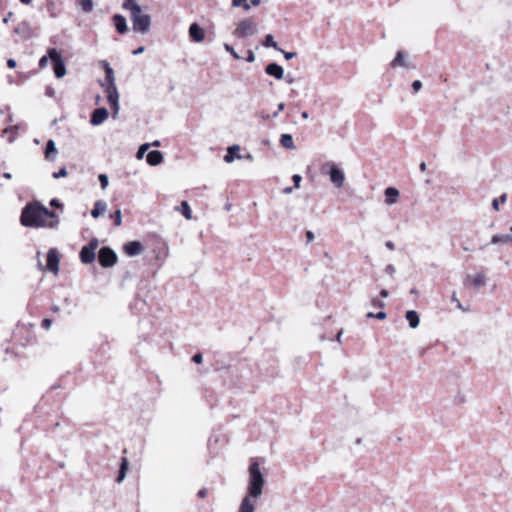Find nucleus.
<instances>
[{
  "instance_id": "obj_1",
  "label": "nucleus",
  "mask_w": 512,
  "mask_h": 512,
  "mask_svg": "<svg viewBox=\"0 0 512 512\" xmlns=\"http://www.w3.org/2000/svg\"><path fill=\"white\" fill-rule=\"evenodd\" d=\"M20 222L25 227L56 228L59 224L56 213L39 203L26 205L22 210Z\"/></svg>"
},
{
  "instance_id": "obj_2",
  "label": "nucleus",
  "mask_w": 512,
  "mask_h": 512,
  "mask_svg": "<svg viewBox=\"0 0 512 512\" xmlns=\"http://www.w3.org/2000/svg\"><path fill=\"white\" fill-rule=\"evenodd\" d=\"M248 473L247 495L257 500L263 493L265 479L261 472L260 464L256 459L251 460Z\"/></svg>"
},
{
  "instance_id": "obj_3",
  "label": "nucleus",
  "mask_w": 512,
  "mask_h": 512,
  "mask_svg": "<svg viewBox=\"0 0 512 512\" xmlns=\"http://www.w3.org/2000/svg\"><path fill=\"white\" fill-rule=\"evenodd\" d=\"M102 63L108 84L106 88L107 99L113 109L114 114H117L119 111V94L115 85L114 71L107 61H103Z\"/></svg>"
},
{
  "instance_id": "obj_4",
  "label": "nucleus",
  "mask_w": 512,
  "mask_h": 512,
  "mask_svg": "<svg viewBox=\"0 0 512 512\" xmlns=\"http://www.w3.org/2000/svg\"><path fill=\"white\" fill-rule=\"evenodd\" d=\"M132 29L136 33L146 34L150 30L151 17L142 13L141 7H134V12L130 14Z\"/></svg>"
},
{
  "instance_id": "obj_5",
  "label": "nucleus",
  "mask_w": 512,
  "mask_h": 512,
  "mask_svg": "<svg viewBox=\"0 0 512 512\" xmlns=\"http://www.w3.org/2000/svg\"><path fill=\"white\" fill-rule=\"evenodd\" d=\"M323 172L329 175L330 181L336 188L343 187L345 181V174L343 170L340 169L335 163L327 162L323 166Z\"/></svg>"
},
{
  "instance_id": "obj_6",
  "label": "nucleus",
  "mask_w": 512,
  "mask_h": 512,
  "mask_svg": "<svg viewBox=\"0 0 512 512\" xmlns=\"http://www.w3.org/2000/svg\"><path fill=\"white\" fill-rule=\"evenodd\" d=\"M256 32V23L251 18L240 21L234 30V35L238 38H246L254 35Z\"/></svg>"
},
{
  "instance_id": "obj_7",
  "label": "nucleus",
  "mask_w": 512,
  "mask_h": 512,
  "mask_svg": "<svg viewBox=\"0 0 512 512\" xmlns=\"http://www.w3.org/2000/svg\"><path fill=\"white\" fill-rule=\"evenodd\" d=\"M49 58L53 63L54 74L57 78H62L66 74L65 63L61 54L55 48L48 50Z\"/></svg>"
},
{
  "instance_id": "obj_8",
  "label": "nucleus",
  "mask_w": 512,
  "mask_h": 512,
  "mask_svg": "<svg viewBox=\"0 0 512 512\" xmlns=\"http://www.w3.org/2000/svg\"><path fill=\"white\" fill-rule=\"evenodd\" d=\"M117 254L110 247L104 246L99 250L98 261L102 267H112L117 262Z\"/></svg>"
},
{
  "instance_id": "obj_9",
  "label": "nucleus",
  "mask_w": 512,
  "mask_h": 512,
  "mask_svg": "<svg viewBox=\"0 0 512 512\" xmlns=\"http://www.w3.org/2000/svg\"><path fill=\"white\" fill-rule=\"evenodd\" d=\"M98 244V240L93 238L87 245L81 248L79 257L82 263L90 264L95 260V250Z\"/></svg>"
},
{
  "instance_id": "obj_10",
  "label": "nucleus",
  "mask_w": 512,
  "mask_h": 512,
  "mask_svg": "<svg viewBox=\"0 0 512 512\" xmlns=\"http://www.w3.org/2000/svg\"><path fill=\"white\" fill-rule=\"evenodd\" d=\"M487 284L485 270L477 272L475 275L468 274L463 279V285L466 287L481 288Z\"/></svg>"
},
{
  "instance_id": "obj_11",
  "label": "nucleus",
  "mask_w": 512,
  "mask_h": 512,
  "mask_svg": "<svg viewBox=\"0 0 512 512\" xmlns=\"http://www.w3.org/2000/svg\"><path fill=\"white\" fill-rule=\"evenodd\" d=\"M390 67L391 68L403 67V68H407V69H415L416 65L413 64L411 61H409L406 58V55L403 51H398L396 53L395 58L391 61Z\"/></svg>"
},
{
  "instance_id": "obj_12",
  "label": "nucleus",
  "mask_w": 512,
  "mask_h": 512,
  "mask_svg": "<svg viewBox=\"0 0 512 512\" xmlns=\"http://www.w3.org/2000/svg\"><path fill=\"white\" fill-rule=\"evenodd\" d=\"M59 255L56 249L52 248L47 253L46 268L50 272L57 274L59 271Z\"/></svg>"
},
{
  "instance_id": "obj_13",
  "label": "nucleus",
  "mask_w": 512,
  "mask_h": 512,
  "mask_svg": "<svg viewBox=\"0 0 512 512\" xmlns=\"http://www.w3.org/2000/svg\"><path fill=\"white\" fill-rule=\"evenodd\" d=\"M188 33L191 41L196 43L202 42L205 38V32L203 28H201L196 22L190 25Z\"/></svg>"
},
{
  "instance_id": "obj_14",
  "label": "nucleus",
  "mask_w": 512,
  "mask_h": 512,
  "mask_svg": "<svg viewBox=\"0 0 512 512\" xmlns=\"http://www.w3.org/2000/svg\"><path fill=\"white\" fill-rule=\"evenodd\" d=\"M108 110L104 107L95 109L90 118V123L93 126H98L102 124L108 118Z\"/></svg>"
},
{
  "instance_id": "obj_15",
  "label": "nucleus",
  "mask_w": 512,
  "mask_h": 512,
  "mask_svg": "<svg viewBox=\"0 0 512 512\" xmlns=\"http://www.w3.org/2000/svg\"><path fill=\"white\" fill-rule=\"evenodd\" d=\"M124 251L128 256H137L142 253L143 245L139 241H130L124 245Z\"/></svg>"
},
{
  "instance_id": "obj_16",
  "label": "nucleus",
  "mask_w": 512,
  "mask_h": 512,
  "mask_svg": "<svg viewBox=\"0 0 512 512\" xmlns=\"http://www.w3.org/2000/svg\"><path fill=\"white\" fill-rule=\"evenodd\" d=\"M265 72L278 80L284 77V69L275 62L269 63L265 68Z\"/></svg>"
},
{
  "instance_id": "obj_17",
  "label": "nucleus",
  "mask_w": 512,
  "mask_h": 512,
  "mask_svg": "<svg viewBox=\"0 0 512 512\" xmlns=\"http://www.w3.org/2000/svg\"><path fill=\"white\" fill-rule=\"evenodd\" d=\"M113 22L115 29L119 34H125L127 32L128 26L124 16H122L121 14H115L113 16Z\"/></svg>"
},
{
  "instance_id": "obj_18",
  "label": "nucleus",
  "mask_w": 512,
  "mask_h": 512,
  "mask_svg": "<svg viewBox=\"0 0 512 512\" xmlns=\"http://www.w3.org/2000/svg\"><path fill=\"white\" fill-rule=\"evenodd\" d=\"M255 502L253 497L246 495L239 506L237 512H254L255 511Z\"/></svg>"
},
{
  "instance_id": "obj_19",
  "label": "nucleus",
  "mask_w": 512,
  "mask_h": 512,
  "mask_svg": "<svg viewBox=\"0 0 512 512\" xmlns=\"http://www.w3.org/2000/svg\"><path fill=\"white\" fill-rule=\"evenodd\" d=\"M146 161L151 166H157L163 162V154L159 150L150 151L146 156Z\"/></svg>"
},
{
  "instance_id": "obj_20",
  "label": "nucleus",
  "mask_w": 512,
  "mask_h": 512,
  "mask_svg": "<svg viewBox=\"0 0 512 512\" xmlns=\"http://www.w3.org/2000/svg\"><path fill=\"white\" fill-rule=\"evenodd\" d=\"M385 203L388 205L395 204L399 198V191L395 187H388L384 191Z\"/></svg>"
},
{
  "instance_id": "obj_21",
  "label": "nucleus",
  "mask_w": 512,
  "mask_h": 512,
  "mask_svg": "<svg viewBox=\"0 0 512 512\" xmlns=\"http://www.w3.org/2000/svg\"><path fill=\"white\" fill-rule=\"evenodd\" d=\"M239 146L238 145H233V146H230L228 149H227V153L226 155L224 156V161L226 163H231L233 162L236 158H240V155H239Z\"/></svg>"
},
{
  "instance_id": "obj_22",
  "label": "nucleus",
  "mask_w": 512,
  "mask_h": 512,
  "mask_svg": "<svg viewBox=\"0 0 512 512\" xmlns=\"http://www.w3.org/2000/svg\"><path fill=\"white\" fill-rule=\"evenodd\" d=\"M107 209V203L103 200H98L94 204V208L91 211V216L93 218H98L101 214H103Z\"/></svg>"
},
{
  "instance_id": "obj_23",
  "label": "nucleus",
  "mask_w": 512,
  "mask_h": 512,
  "mask_svg": "<svg viewBox=\"0 0 512 512\" xmlns=\"http://www.w3.org/2000/svg\"><path fill=\"white\" fill-rule=\"evenodd\" d=\"M405 318L409 322V326L412 329H415L419 326L420 319H419L418 313L416 311H414V310L407 311L405 314Z\"/></svg>"
},
{
  "instance_id": "obj_24",
  "label": "nucleus",
  "mask_w": 512,
  "mask_h": 512,
  "mask_svg": "<svg viewBox=\"0 0 512 512\" xmlns=\"http://www.w3.org/2000/svg\"><path fill=\"white\" fill-rule=\"evenodd\" d=\"M56 153H57V149H56V144H55L54 140H52V139L48 140L46 143V146H45V151H44L45 158L47 160H54V156Z\"/></svg>"
},
{
  "instance_id": "obj_25",
  "label": "nucleus",
  "mask_w": 512,
  "mask_h": 512,
  "mask_svg": "<svg viewBox=\"0 0 512 512\" xmlns=\"http://www.w3.org/2000/svg\"><path fill=\"white\" fill-rule=\"evenodd\" d=\"M507 244L512 243V235L511 234H495L491 237V244Z\"/></svg>"
},
{
  "instance_id": "obj_26",
  "label": "nucleus",
  "mask_w": 512,
  "mask_h": 512,
  "mask_svg": "<svg viewBox=\"0 0 512 512\" xmlns=\"http://www.w3.org/2000/svg\"><path fill=\"white\" fill-rule=\"evenodd\" d=\"M280 144L286 149L293 150L296 148L291 134H282L280 138Z\"/></svg>"
},
{
  "instance_id": "obj_27",
  "label": "nucleus",
  "mask_w": 512,
  "mask_h": 512,
  "mask_svg": "<svg viewBox=\"0 0 512 512\" xmlns=\"http://www.w3.org/2000/svg\"><path fill=\"white\" fill-rule=\"evenodd\" d=\"M75 3L84 13H90L94 8L93 0H76Z\"/></svg>"
},
{
  "instance_id": "obj_28",
  "label": "nucleus",
  "mask_w": 512,
  "mask_h": 512,
  "mask_svg": "<svg viewBox=\"0 0 512 512\" xmlns=\"http://www.w3.org/2000/svg\"><path fill=\"white\" fill-rule=\"evenodd\" d=\"M128 465H129V463H128L127 458H122L119 473L116 478L117 483H121L124 480V478L126 476V472L128 470Z\"/></svg>"
},
{
  "instance_id": "obj_29",
  "label": "nucleus",
  "mask_w": 512,
  "mask_h": 512,
  "mask_svg": "<svg viewBox=\"0 0 512 512\" xmlns=\"http://www.w3.org/2000/svg\"><path fill=\"white\" fill-rule=\"evenodd\" d=\"M176 210H180L187 220L192 219V211L187 201H182L180 207H176Z\"/></svg>"
},
{
  "instance_id": "obj_30",
  "label": "nucleus",
  "mask_w": 512,
  "mask_h": 512,
  "mask_svg": "<svg viewBox=\"0 0 512 512\" xmlns=\"http://www.w3.org/2000/svg\"><path fill=\"white\" fill-rule=\"evenodd\" d=\"M262 45L266 48L272 47L277 51H282L278 44L274 41V37L272 34H267L262 42Z\"/></svg>"
},
{
  "instance_id": "obj_31",
  "label": "nucleus",
  "mask_w": 512,
  "mask_h": 512,
  "mask_svg": "<svg viewBox=\"0 0 512 512\" xmlns=\"http://www.w3.org/2000/svg\"><path fill=\"white\" fill-rule=\"evenodd\" d=\"M134 7H140L135 0H124L123 8L129 10L130 14L134 12Z\"/></svg>"
},
{
  "instance_id": "obj_32",
  "label": "nucleus",
  "mask_w": 512,
  "mask_h": 512,
  "mask_svg": "<svg viewBox=\"0 0 512 512\" xmlns=\"http://www.w3.org/2000/svg\"><path fill=\"white\" fill-rule=\"evenodd\" d=\"M233 7H243L246 11H249L251 6L247 0H232Z\"/></svg>"
},
{
  "instance_id": "obj_33",
  "label": "nucleus",
  "mask_w": 512,
  "mask_h": 512,
  "mask_svg": "<svg viewBox=\"0 0 512 512\" xmlns=\"http://www.w3.org/2000/svg\"><path fill=\"white\" fill-rule=\"evenodd\" d=\"M110 217L114 220L115 226H120L122 224V213L120 209H117Z\"/></svg>"
},
{
  "instance_id": "obj_34",
  "label": "nucleus",
  "mask_w": 512,
  "mask_h": 512,
  "mask_svg": "<svg viewBox=\"0 0 512 512\" xmlns=\"http://www.w3.org/2000/svg\"><path fill=\"white\" fill-rule=\"evenodd\" d=\"M507 200V195L506 194H502L499 198H495L493 201H492V207L495 209V210H499V204L500 202L502 203H505Z\"/></svg>"
},
{
  "instance_id": "obj_35",
  "label": "nucleus",
  "mask_w": 512,
  "mask_h": 512,
  "mask_svg": "<svg viewBox=\"0 0 512 512\" xmlns=\"http://www.w3.org/2000/svg\"><path fill=\"white\" fill-rule=\"evenodd\" d=\"M98 179H99V182H100V186L101 188L104 190L108 187L109 185V178L106 174H100L98 176Z\"/></svg>"
},
{
  "instance_id": "obj_36",
  "label": "nucleus",
  "mask_w": 512,
  "mask_h": 512,
  "mask_svg": "<svg viewBox=\"0 0 512 512\" xmlns=\"http://www.w3.org/2000/svg\"><path fill=\"white\" fill-rule=\"evenodd\" d=\"M149 146H150V144H149V143L142 144V145L139 147L138 151H137L136 157H137L138 159H142V158H143V156H144V154H145V152L148 150Z\"/></svg>"
},
{
  "instance_id": "obj_37",
  "label": "nucleus",
  "mask_w": 512,
  "mask_h": 512,
  "mask_svg": "<svg viewBox=\"0 0 512 512\" xmlns=\"http://www.w3.org/2000/svg\"><path fill=\"white\" fill-rule=\"evenodd\" d=\"M224 49H225V51L230 53L234 59H240V56L238 55V53L234 50V48L231 45L225 43Z\"/></svg>"
},
{
  "instance_id": "obj_38",
  "label": "nucleus",
  "mask_w": 512,
  "mask_h": 512,
  "mask_svg": "<svg viewBox=\"0 0 512 512\" xmlns=\"http://www.w3.org/2000/svg\"><path fill=\"white\" fill-rule=\"evenodd\" d=\"M451 301H452L453 303H455V304H456V307H457L459 310L466 311V310L464 309V307L462 306L461 302L459 301V299L457 298V295H456V293H455V292H453V294H452V296H451Z\"/></svg>"
},
{
  "instance_id": "obj_39",
  "label": "nucleus",
  "mask_w": 512,
  "mask_h": 512,
  "mask_svg": "<svg viewBox=\"0 0 512 512\" xmlns=\"http://www.w3.org/2000/svg\"><path fill=\"white\" fill-rule=\"evenodd\" d=\"M52 176L55 179L65 177V176H67V170H66V168L63 167V168L59 169V171L54 172Z\"/></svg>"
},
{
  "instance_id": "obj_40",
  "label": "nucleus",
  "mask_w": 512,
  "mask_h": 512,
  "mask_svg": "<svg viewBox=\"0 0 512 512\" xmlns=\"http://www.w3.org/2000/svg\"><path fill=\"white\" fill-rule=\"evenodd\" d=\"M292 180L294 182V187L295 188H299L300 187V182L302 181V177L299 174H294L292 176Z\"/></svg>"
},
{
  "instance_id": "obj_41",
  "label": "nucleus",
  "mask_w": 512,
  "mask_h": 512,
  "mask_svg": "<svg viewBox=\"0 0 512 512\" xmlns=\"http://www.w3.org/2000/svg\"><path fill=\"white\" fill-rule=\"evenodd\" d=\"M422 88V82L420 80H415L412 83V89L414 92H418Z\"/></svg>"
},
{
  "instance_id": "obj_42",
  "label": "nucleus",
  "mask_w": 512,
  "mask_h": 512,
  "mask_svg": "<svg viewBox=\"0 0 512 512\" xmlns=\"http://www.w3.org/2000/svg\"><path fill=\"white\" fill-rule=\"evenodd\" d=\"M48 59H50L49 54L42 56L39 60V66L44 68L47 65Z\"/></svg>"
},
{
  "instance_id": "obj_43",
  "label": "nucleus",
  "mask_w": 512,
  "mask_h": 512,
  "mask_svg": "<svg viewBox=\"0 0 512 512\" xmlns=\"http://www.w3.org/2000/svg\"><path fill=\"white\" fill-rule=\"evenodd\" d=\"M52 325V320L45 318L41 322V327L44 329H49Z\"/></svg>"
},
{
  "instance_id": "obj_44",
  "label": "nucleus",
  "mask_w": 512,
  "mask_h": 512,
  "mask_svg": "<svg viewBox=\"0 0 512 512\" xmlns=\"http://www.w3.org/2000/svg\"><path fill=\"white\" fill-rule=\"evenodd\" d=\"M192 361L195 362L196 364H200L202 363L203 361V356L201 353H196L193 357H192Z\"/></svg>"
},
{
  "instance_id": "obj_45",
  "label": "nucleus",
  "mask_w": 512,
  "mask_h": 512,
  "mask_svg": "<svg viewBox=\"0 0 512 512\" xmlns=\"http://www.w3.org/2000/svg\"><path fill=\"white\" fill-rule=\"evenodd\" d=\"M372 305L374 307L383 308L385 306V303L377 298L372 299Z\"/></svg>"
},
{
  "instance_id": "obj_46",
  "label": "nucleus",
  "mask_w": 512,
  "mask_h": 512,
  "mask_svg": "<svg viewBox=\"0 0 512 512\" xmlns=\"http://www.w3.org/2000/svg\"><path fill=\"white\" fill-rule=\"evenodd\" d=\"M246 60L250 63L254 62L255 61V54L252 50H248L247 51V57H246Z\"/></svg>"
},
{
  "instance_id": "obj_47",
  "label": "nucleus",
  "mask_w": 512,
  "mask_h": 512,
  "mask_svg": "<svg viewBox=\"0 0 512 512\" xmlns=\"http://www.w3.org/2000/svg\"><path fill=\"white\" fill-rule=\"evenodd\" d=\"M281 52L283 53L286 60H291L296 56V52H285L283 50Z\"/></svg>"
},
{
  "instance_id": "obj_48",
  "label": "nucleus",
  "mask_w": 512,
  "mask_h": 512,
  "mask_svg": "<svg viewBox=\"0 0 512 512\" xmlns=\"http://www.w3.org/2000/svg\"><path fill=\"white\" fill-rule=\"evenodd\" d=\"M385 272L389 275H393L396 272V269L392 264H389L386 266Z\"/></svg>"
},
{
  "instance_id": "obj_49",
  "label": "nucleus",
  "mask_w": 512,
  "mask_h": 512,
  "mask_svg": "<svg viewBox=\"0 0 512 512\" xmlns=\"http://www.w3.org/2000/svg\"><path fill=\"white\" fill-rule=\"evenodd\" d=\"M307 243L312 242L315 239L314 233L310 230L306 231Z\"/></svg>"
},
{
  "instance_id": "obj_50",
  "label": "nucleus",
  "mask_w": 512,
  "mask_h": 512,
  "mask_svg": "<svg viewBox=\"0 0 512 512\" xmlns=\"http://www.w3.org/2000/svg\"><path fill=\"white\" fill-rule=\"evenodd\" d=\"M387 317V314L384 311H380L375 314V318L378 320H384Z\"/></svg>"
},
{
  "instance_id": "obj_51",
  "label": "nucleus",
  "mask_w": 512,
  "mask_h": 512,
  "mask_svg": "<svg viewBox=\"0 0 512 512\" xmlns=\"http://www.w3.org/2000/svg\"><path fill=\"white\" fill-rule=\"evenodd\" d=\"M284 107H285L284 103H282V102H281V103H279V104H278V107H277V111H275V112L273 113V117H277V116H278V114H279V112H281V111L284 109Z\"/></svg>"
},
{
  "instance_id": "obj_52",
  "label": "nucleus",
  "mask_w": 512,
  "mask_h": 512,
  "mask_svg": "<svg viewBox=\"0 0 512 512\" xmlns=\"http://www.w3.org/2000/svg\"><path fill=\"white\" fill-rule=\"evenodd\" d=\"M16 65H17V64H16V61H15L14 59L10 58V59H8V60H7V66H8L9 68H15V67H16Z\"/></svg>"
},
{
  "instance_id": "obj_53",
  "label": "nucleus",
  "mask_w": 512,
  "mask_h": 512,
  "mask_svg": "<svg viewBox=\"0 0 512 512\" xmlns=\"http://www.w3.org/2000/svg\"><path fill=\"white\" fill-rule=\"evenodd\" d=\"M385 246H386L389 250H394V249H395V244H394L392 241H390V240H388V241H386V242H385Z\"/></svg>"
},
{
  "instance_id": "obj_54",
  "label": "nucleus",
  "mask_w": 512,
  "mask_h": 512,
  "mask_svg": "<svg viewBox=\"0 0 512 512\" xmlns=\"http://www.w3.org/2000/svg\"><path fill=\"white\" fill-rule=\"evenodd\" d=\"M145 48L143 46H140L138 47L137 49H135L133 51V55H139V54H142L144 52Z\"/></svg>"
},
{
  "instance_id": "obj_55",
  "label": "nucleus",
  "mask_w": 512,
  "mask_h": 512,
  "mask_svg": "<svg viewBox=\"0 0 512 512\" xmlns=\"http://www.w3.org/2000/svg\"><path fill=\"white\" fill-rule=\"evenodd\" d=\"M206 495H207V489L203 488V489L199 490L198 496L200 498H204Z\"/></svg>"
},
{
  "instance_id": "obj_56",
  "label": "nucleus",
  "mask_w": 512,
  "mask_h": 512,
  "mask_svg": "<svg viewBox=\"0 0 512 512\" xmlns=\"http://www.w3.org/2000/svg\"><path fill=\"white\" fill-rule=\"evenodd\" d=\"M380 296H381L382 298H387V297L389 296V292H388L386 289H382V290L380 291Z\"/></svg>"
},
{
  "instance_id": "obj_57",
  "label": "nucleus",
  "mask_w": 512,
  "mask_h": 512,
  "mask_svg": "<svg viewBox=\"0 0 512 512\" xmlns=\"http://www.w3.org/2000/svg\"><path fill=\"white\" fill-rule=\"evenodd\" d=\"M13 15L12 12H9L8 15L6 17L3 18V23L7 24L10 17Z\"/></svg>"
},
{
  "instance_id": "obj_58",
  "label": "nucleus",
  "mask_w": 512,
  "mask_h": 512,
  "mask_svg": "<svg viewBox=\"0 0 512 512\" xmlns=\"http://www.w3.org/2000/svg\"><path fill=\"white\" fill-rule=\"evenodd\" d=\"M250 3L253 6H259L261 4V0H251Z\"/></svg>"
},
{
  "instance_id": "obj_59",
  "label": "nucleus",
  "mask_w": 512,
  "mask_h": 512,
  "mask_svg": "<svg viewBox=\"0 0 512 512\" xmlns=\"http://www.w3.org/2000/svg\"><path fill=\"white\" fill-rule=\"evenodd\" d=\"M419 168L422 172L426 171V163L425 162H421L420 165H419Z\"/></svg>"
},
{
  "instance_id": "obj_60",
  "label": "nucleus",
  "mask_w": 512,
  "mask_h": 512,
  "mask_svg": "<svg viewBox=\"0 0 512 512\" xmlns=\"http://www.w3.org/2000/svg\"><path fill=\"white\" fill-rule=\"evenodd\" d=\"M50 205L51 206H60V204H59L57 199H52L51 202H50Z\"/></svg>"
},
{
  "instance_id": "obj_61",
  "label": "nucleus",
  "mask_w": 512,
  "mask_h": 512,
  "mask_svg": "<svg viewBox=\"0 0 512 512\" xmlns=\"http://www.w3.org/2000/svg\"><path fill=\"white\" fill-rule=\"evenodd\" d=\"M292 191H293V188H292V187H286V188H284V190H283V192H284L285 194H290Z\"/></svg>"
},
{
  "instance_id": "obj_62",
  "label": "nucleus",
  "mask_w": 512,
  "mask_h": 512,
  "mask_svg": "<svg viewBox=\"0 0 512 512\" xmlns=\"http://www.w3.org/2000/svg\"><path fill=\"white\" fill-rule=\"evenodd\" d=\"M301 117H302L303 119H308V117H309L308 112H307V111H303V112L301 113Z\"/></svg>"
},
{
  "instance_id": "obj_63",
  "label": "nucleus",
  "mask_w": 512,
  "mask_h": 512,
  "mask_svg": "<svg viewBox=\"0 0 512 512\" xmlns=\"http://www.w3.org/2000/svg\"><path fill=\"white\" fill-rule=\"evenodd\" d=\"M24 5H30L32 0H19Z\"/></svg>"
},
{
  "instance_id": "obj_64",
  "label": "nucleus",
  "mask_w": 512,
  "mask_h": 512,
  "mask_svg": "<svg viewBox=\"0 0 512 512\" xmlns=\"http://www.w3.org/2000/svg\"><path fill=\"white\" fill-rule=\"evenodd\" d=\"M375 314H376V313L368 312V313L366 314V317H367V318H375Z\"/></svg>"
}]
</instances>
